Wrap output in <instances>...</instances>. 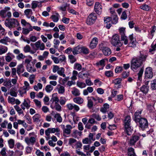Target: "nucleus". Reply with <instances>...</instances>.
<instances>
[{
  "label": "nucleus",
  "instance_id": "nucleus-1",
  "mask_svg": "<svg viewBox=\"0 0 156 156\" xmlns=\"http://www.w3.org/2000/svg\"><path fill=\"white\" fill-rule=\"evenodd\" d=\"M140 55L137 57H133L131 61V68L135 71L141 66L143 62L146 61L147 55L142 51H140Z\"/></svg>",
  "mask_w": 156,
  "mask_h": 156
},
{
  "label": "nucleus",
  "instance_id": "nucleus-2",
  "mask_svg": "<svg viewBox=\"0 0 156 156\" xmlns=\"http://www.w3.org/2000/svg\"><path fill=\"white\" fill-rule=\"evenodd\" d=\"M5 25L10 29L20 25L18 20L14 18H11L9 19H6L5 20Z\"/></svg>",
  "mask_w": 156,
  "mask_h": 156
},
{
  "label": "nucleus",
  "instance_id": "nucleus-3",
  "mask_svg": "<svg viewBox=\"0 0 156 156\" xmlns=\"http://www.w3.org/2000/svg\"><path fill=\"white\" fill-rule=\"evenodd\" d=\"M131 117L129 115H127L124 120V126L126 133L128 135H131L132 130L130 126Z\"/></svg>",
  "mask_w": 156,
  "mask_h": 156
},
{
  "label": "nucleus",
  "instance_id": "nucleus-4",
  "mask_svg": "<svg viewBox=\"0 0 156 156\" xmlns=\"http://www.w3.org/2000/svg\"><path fill=\"white\" fill-rule=\"evenodd\" d=\"M97 19V16L95 13L92 12L90 14L86 20V23L88 25L94 24Z\"/></svg>",
  "mask_w": 156,
  "mask_h": 156
},
{
  "label": "nucleus",
  "instance_id": "nucleus-5",
  "mask_svg": "<svg viewBox=\"0 0 156 156\" xmlns=\"http://www.w3.org/2000/svg\"><path fill=\"white\" fill-rule=\"evenodd\" d=\"M111 43L115 46L121 47L122 45L119 40V36L117 34H115L113 35L111 40Z\"/></svg>",
  "mask_w": 156,
  "mask_h": 156
},
{
  "label": "nucleus",
  "instance_id": "nucleus-6",
  "mask_svg": "<svg viewBox=\"0 0 156 156\" xmlns=\"http://www.w3.org/2000/svg\"><path fill=\"white\" fill-rule=\"evenodd\" d=\"M61 126L63 132V136H66V134L67 135H69L70 133L71 129L73 128L71 125H67L65 126V125H63Z\"/></svg>",
  "mask_w": 156,
  "mask_h": 156
},
{
  "label": "nucleus",
  "instance_id": "nucleus-7",
  "mask_svg": "<svg viewBox=\"0 0 156 156\" xmlns=\"http://www.w3.org/2000/svg\"><path fill=\"white\" fill-rule=\"evenodd\" d=\"M138 122L139 123V127L143 130L147 127L148 126V122L147 120L145 118H142L138 121Z\"/></svg>",
  "mask_w": 156,
  "mask_h": 156
},
{
  "label": "nucleus",
  "instance_id": "nucleus-8",
  "mask_svg": "<svg viewBox=\"0 0 156 156\" xmlns=\"http://www.w3.org/2000/svg\"><path fill=\"white\" fill-rule=\"evenodd\" d=\"M30 88V85L28 82L25 81L24 82V86L23 87L22 90H19V93L22 96L23 94H26L27 91L29 90Z\"/></svg>",
  "mask_w": 156,
  "mask_h": 156
},
{
  "label": "nucleus",
  "instance_id": "nucleus-9",
  "mask_svg": "<svg viewBox=\"0 0 156 156\" xmlns=\"http://www.w3.org/2000/svg\"><path fill=\"white\" fill-rule=\"evenodd\" d=\"M30 101L28 99H25L23 102L21 104V107L23 110H24L26 108L28 109L30 107Z\"/></svg>",
  "mask_w": 156,
  "mask_h": 156
},
{
  "label": "nucleus",
  "instance_id": "nucleus-10",
  "mask_svg": "<svg viewBox=\"0 0 156 156\" xmlns=\"http://www.w3.org/2000/svg\"><path fill=\"white\" fill-rule=\"evenodd\" d=\"M36 137L31 136L29 138L28 137H26L24 139L25 142L28 145H33L36 142Z\"/></svg>",
  "mask_w": 156,
  "mask_h": 156
},
{
  "label": "nucleus",
  "instance_id": "nucleus-11",
  "mask_svg": "<svg viewBox=\"0 0 156 156\" xmlns=\"http://www.w3.org/2000/svg\"><path fill=\"white\" fill-rule=\"evenodd\" d=\"M34 45L36 48V50H44L45 48V46L44 43L41 42L40 40H39L34 43Z\"/></svg>",
  "mask_w": 156,
  "mask_h": 156
},
{
  "label": "nucleus",
  "instance_id": "nucleus-12",
  "mask_svg": "<svg viewBox=\"0 0 156 156\" xmlns=\"http://www.w3.org/2000/svg\"><path fill=\"white\" fill-rule=\"evenodd\" d=\"M101 45L100 46V48L102 50L103 54L105 56L109 55L112 53L111 49L107 47H101Z\"/></svg>",
  "mask_w": 156,
  "mask_h": 156
},
{
  "label": "nucleus",
  "instance_id": "nucleus-13",
  "mask_svg": "<svg viewBox=\"0 0 156 156\" xmlns=\"http://www.w3.org/2000/svg\"><path fill=\"white\" fill-rule=\"evenodd\" d=\"M145 76L146 77L151 79L153 77L152 69L151 67H148L145 71Z\"/></svg>",
  "mask_w": 156,
  "mask_h": 156
},
{
  "label": "nucleus",
  "instance_id": "nucleus-14",
  "mask_svg": "<svg viewBox=\"0 0 156 156\" xmlns=\"http://www.w3.org/2000/svg\"><path fill=\"white\" fill-rule=\"evenodd\" d=\"M94 11L97 14L100 15L102 12V6L98 2H96L94 7Z\"/></svg>",
  "mask_w": 156,
  "mask_h": 156
},
{
  "label": "nucleus",
  "instance_id": "nucleus-15",
  "mask_svg": "<svg viewBox=\"0 0 156 156\" xmlns=\"http://www.w3.org/2000/svg\"><path fill=\"white\" fill-rule=\"evenodd\" d=\"M108 59L107 58L103 59L99 61L96 62L94 65L97 67L101 66V68L99 69V70L102 69L105 65V62L108 61Z\"/></svg>",
  "mask_w": 156,
  "mask_h": 156
},
{
  "label": "nucleus",
  "instance_id": "nucleus-16",
  "mask_svg": "<svg viewBox=\"0 0 156 156\" xmlns=\"http://www.w3.org/2000/svg\"><path fill=\"white\" fill-rule=\"evenodd\" d=\"M130 42L128 44L129 47L134 48L136 47V42L135 38L133 37V34L130 35L129 36Z\"/></svg>",
  "mask_w": 156,
  "mask_h": 156
},
{
  "label": "nucleus",
  "instance_id": "nucleus-17",
  "mask_svg": "<svg viewBox=\"0 0 156 156\" xmlns=\"http://www.w3.org/2000/svg\"><path fill=\"white\" fill-rule=\"evenodd\" d=\"M60 131L59 129L57 128H49L45 131V134L46 136H49L50 133H58Z\"/></svg>",
  "mask_w": 156,
  "mask_h": 156
},
{
  "label": "nucleus",
  "instance_id": "nucleus-18",
  "mask_svg": "<svg viewBox=\"0 0 156 156\" xmlns=\"http://www.w3.org/2000/svg\"><path fill=\"white\" fill-rule=\"evenodd\" d=\"M98 39L97 37L93 38L90 42L89 45L90 48L91 49L95 48L98 44Z\"/></svg>",
  "mask_w": 156,
  "mask_h": 156
},
{
  "label": "nucleus",
  "instance_id": "nucleus-19",
  "mask_svg": "<svg viewBox=\"0 0 156 156\" xmlns=\"http://www.w3.org/2000/svg\"><path fill=\"white\" fill-rule=\"evenodd\" d=\"M142 110L137 111L134 114V120L136 122H137L142 118L141 116V115L142 113Z\"/></svg>",
  "mask_w": 156,
  "mask_h": 156
},
{
  "label": "nucleus",
  "instance_id": "nucleus-20",
  "mask_svg": "<svg viewBox=\"0 0 156 156\" xmlns=\"http://www.w3.org/2000/svg\"><path fill=\"white\" fill-rule=\"evenodd\" d=\"M139 139V137L138 136L135 135L132 136L130 140L129 143L130 145H134L135 143Z\"/></svg>",
  "mask_w": 156,
  "mask_h": 156
},
{
  "label": "nucleus",
  "instance_id": "nucleus-21",
  "mask_svg": "<svg viewBox=\"0 0 156 156\" xmlns=\"http://www.w3.org/2000/svg\"><path fill=\"white\" fill-rule=\"evenodd\" d=\"M27 71L30 73H33L36 72V69L35 68L33 64H31L26 66Z\"/></svg>",
  "mask_w": 156,
  "mask_h": 156
},
{
  "label": "nucleus",
  "instance_id": "nucleus-22",
  "mask_svg": "<svg viewBox=\"0 0 156 156\" xmlns=\"http://www.w3.org/2000/svg\"><path fill=\"white\" fill-rule=\"evenodd\" d=\"M43 2H39L37 1H34L32 2V8L34 9L37 8V6L40 7L41 6V3Z\"/></svg>",
  "mask_w": 156,
  "mask_h": 156
},
{
  "label": "nucleus",
  "instance_id": "nucleus-23",
  "mask_svg": "<svg viewBox=\"0 0 156 156\" xmlns=\"http://www.w3.org/2000/svg\"><path fill=\"white\" fill-rule=\"evenodd\" d=\"M51 101H52V103L55 102V104L58 103L59 99L57 96V93H54L52 95V97L50 100Z\"/></svg>",
  "mask_w": 156,
  "mask_h": 156
},
{
  "label": "nucleus",
  "instance_id": "nucleus-24",
  "mask_svg": "<svg viewBox=\"0 0 156 156\" xmlns=\"http://www.w3.org/2000/svg\"><path fill=\"white\" fill-rule=\"evenodd\" d=\"M24 69L23 65L20 64L18 65L17 67V72L18 75H20L21 73L23 72Z\"/></svg>",
  "mask_w": 156,
  "mask_h": 156
},
{
  "label": "nucleus",
  "instance_id": "nucleus-25",
  "mask_svg": "<svg viewBox=\"0 0 156 156\" xmlns=\"http://www.w3.org/2000/svg\"><path fill=\"white\" fill-rule=\"evenodd\" d=\"M10 9V8L8 7H5L4 9L0 11V16L3 18H5L6 16L5 14Z\"/></svg>",
  "mask_w": 156,
  "mask_h": 156
},
{
  "label": "nucleus",
  "instance_id": "nucleus-26",
  "mask_svg": "<svg viewBox=\"0 0 156 156\" xmlns=\"http://www.w3.org/2000/svg\"><path fill=\"white\" fill-rule=\"evenodd\" d=\"M33 121L37 123H39L41 121V116L39 114H35L32 117Z\"/></svg>",
  "mask_w": 156,
  "mask_h": 156
},
{
  "label": "nucleus",
  "instance_id": "nucleus-27",
  "mask_svg": "<svg viewBox=\"0 0 156 156\" xmlns=\"http://www.w3.org/2000/svg\"><path fill=\"white\" fill-rule=\"evenodd\" d=\"M10 39L8 37H5L0 40V43L7 45L8 42H10Z\"/></svg>",
  "mask_w": 156,
  "mask_h": 156
},
{
  "label": "nucleus",
  "instance_id": "nucleus-28",
  "mask_svg": "<svg viewBox=\"0 0 156 156\" xmlns=\"http://www.w3.org/2000/svg\"><path fill=\"white\" fill-rule=\"evenodd\" d=\"M149 89V87L146 85H143L140 88L141 91L145 94L148 93Z\"/></svg>",
  "mask_w": 156,
  "mask_h": 156
},
{
  "label": "nucleus",
  "instance_id": "nucleus-29",
  "mask_svg": "<svg viewBox=\"0 0 156 156\" xmlns=\"http://www.w3.org/2000/svg\"><path fill=\"white\" fill-rule=\"evenodd\" d=\"M22 30V33L24 35H27L30 31L33 30L32 27L30 26L28 28H23Z\"/></svg>",
  "mask_w": 156,
  "mask_h": 156
},
{
  "label": "nucleus",
  "instance_id": "nucleus-30",
  "mask_svg": "<svg viewBox=\"0 0 156 156\" xmlns=\"http://www.w3.org/2000/svg\"><path fill=\"white\" fill-rule=\"evenodd\" d=\"M109 108V105L108 104H105L103 107L101 108L100 111L103 113H106L107 111V109Z\"/></svg>",
  "mask_w": 156,
  "mask_h": 156
},
{
  "label": "nucleus",
  "instance_id": "nucleus-31",
  "mask_svg": "<svg viewBox=\"0 0 156 156\" xmlns=\"http://www.w3.org/2000/svg\"><path fill=\"white\" fill-rule=\"evenodd\" d=\"M8 50V48L6 46L0 45V55L5 53Z\"/></svg>",
  "mask_w": 156,
  "mask_h": 156
},
{
  "label": "nucleus",
  "instance_id": "nucleus-32",
  "mask_svg": "<svg viewBox=\"0 0 156 156\" xmlns=\"http://www.w3.org/2000/svg\"><path fill=\"white\" fill-rule=\"evenodd\" d=\"M73 101L74 102L79 104L83 103V99L80 97L74 98L73 99Z\"/></svg>",
  "mask_w": 156,
  "mask_h": 156
},
{
  "label": "nucleus",
  "instance_id": "nucleus-33",
  "mask_svg": "<svg viewBox=\"0 0 156 156\" xmlns=\"http://www.w3.org/2000/svg\"><path fill=\"white\" fill-rule=\"evenodd\" d=\"M128 155L129 156H135L136 154L134 152V149L131 147L128 149Z\"/></svg>",
  "mask_w": 156,
  "mask_h": 156
},
{
  "label": "nucleus",
  "instance_id": "nucleus-34",
  "mask_svg": "<svg viewBox=\"0 0 156 156\" xmlns=\"http://www.w3.org/2000/svg\"><path fill=\"white\" fill-rule=\"evenodd\" d=\"M71 92L72 94L76 96H78L80 94V91L77 89L75 87H73L72 88V90Z\"/></svg>",
  "mask_w": 156,
  "mask_h": 156
},
{
  "label": "nucleus",
  "instance_id": "nucleus-35",
  "mask_svg": "<svg viewBox=\"0 0 156 156\" xmlns=\"http://www.w3.org/2000/svg\"><path fill=\"white\" fill-rule=\"evenodd\" d=\"M81 134L82 132H79L76 130H74L72 134V136L76 138L78 135L80 136H81Z\"/></svg>",
  "mask_w": 156,
  "mask_h": 156
},
{
  "label": "nucleus",
  "instance_id": "nucleus-36",
  "mask_svg": "<svg viewBox=\"0 0 156 156\" xmlns=\"http://www.w3.org/2000/svg\"><path fill=\"white\" fill-rule=\"evenodd\" d=\"M54 117L56 120L59 123H61L62 121V118L59 113H57L55 114Z\"/></svg>",
  "mask_w": 156,
  "mask_h": 156
},
{
  "label": "nucleus",
  "instance_id": "nucleus-37",
  "mask_svg": "<svg viewBox=\"0 0 156 156\" xmlns=\"http://www.w3.org/2000/svg\"><path fill=\"white\" fill-rule=\"evenodd\" d=\"M59 16L58 13H57L56 15H52L51 17L50 18L52 19L53 21L54 22H57L59 20Z\"/></svg>",
  "mask_w": 156,
  "mask_h": 156
},
{
  "label": "nucleus",
  "instance_id": "nucleus-38",
  "mask_svg": "<svg viewBox=\"0 0 156 156\" xmlns=\"http://www.w3.org/2000/svg\"><path fill=\"white\" fill-rule=\"evenodd\" d=\"M64 69L63 67L59 68L57 72L58 74L61 76H62L63 77H65L66 75L64 73Z\"/></svg>",
  "mask_w": 156,
  "mask_h": 156
},
{
  "label": "nucleus",
  "instance_id": "nucleus-39",
  "mask_svg": "<svg viewBox=\"0 0 156 156\" xmlns=\"http://www.w3.org/2000/svg\"><path fill=\"white\" fill-rule=\"evenodd\" d=\"M59 87L57 88L58 93L61 94H64L65 91L64 87L60 85H59Z\"/></svg>",
  "mask_w": 156,
  "mask_h": 156
},
{
  "label": "nucleus",
  "instance_id": "nucleus-40",
  "mask_svg": "<svg viewBox=\"0 0 156 156\" xmlns=\"http://www.w3.org/2000/svg\"><path fill=\"white\" fill-rule=\"evenodd\" d=\"M80 51L85 54H87L89 53V50L87 48L85 47H80Z\"/></svg>",
  "mask_w": 156,
  "mask_h": 156
},
{
  "label": "nucleus",
  "instance_id": "nucleus-41",
  "mask_svg": "<svg viewBox=\"0 0 156 156\" xmlns=\"http://www.w3.org/2000/svg\"><path fill=\"white\" fill-rule=\"evenodd\" d=\"M88 76V74L87 73H83L82 72H80L78 74V77L81 79H83L86 78H87Z\"/></svg>",
  "mask_w": 156,
  "mask_h": 156
},
{
  "label": "nucleus",
  "instance_id": "nucleus-42",
  "mask_svg": "<svg viewBox=\"0 0 156 156\" xmlns=\"http://www.w3.org/2000/svg\"><path fill=\"white\" fill-rule=\"evenodd\" d=\"M14 108L19 115L23 113V111L22 110L23 109L22 108H20L18 105L14 106Z\"/></svg>",
  "mask_w": 156,
  "mask_h": 156
},
{
  "label": "nucleus",
  "instance_id": "nucleus-43",
  "mask_svg": "<svg viewBox=\"0 0 156 156\" xmlns=\"http://www.w3.org/2000/svg\"><path fill=\"white\" fill-rule=\"evenodd\" d=\"M73 68L78 71H80L82 69V66L80 64L76 63L74 64Z\"/></svg>",
  "mask_w": 156,
  "mask_h": 156
},
{
  "label": "nucleus",
  "instance_id": "nucleus-44",
  "mask_svg": "<svg viewBox=\"0 0 156 156\" xmlns=\"http://www.w3.org/2000/svg\"><path fill=\"white\" fill-rule=\"evenodd\" d=\"M24 13L27 17L29 18V16L32 14V11L30 9H27L25 10Z\"/></svg>",
  "mask_w": 156,
  "mask_h": 156
},
{
  "label": "nucleus",
  "instance_id": "nucleus-45",
  "mask_svg": "<svg viewBox=\"0 0 156 156\" xmlns=\"http://www.w3.org/2000/svg\"><path fill=\"white\" fill-rule=\"evenodd\" d=\"M9 146L10 148H13L14 146L15 141L13 139H10L8 141Z\"/></svg>",
  "mask_w": 156,
  "mask_h": 156
},
{
  "label": "nucleus",
  "instance_id": "nucleus-46",
  "mask_svg": "<svg viewBox=\"0 0 156 156\" xmlns=\"http://www.w3.org/2000/svg\"><path fill=\"white\" fill-rule=\"evenodd\" d=\"M90 117L93 118L94 119H96L98 121H100L101 119V118L100 117L99 115L98 114H96L95 113L93 114L90 116Z\"/></svg>",
  "mask_w": 156,
  "mask_h": 156
},
{
  "label": "nucleus",
  "instance_id": "nucleus-47",
  "mask_svg": "<svg viewBox=\"0 0 156 156\" xmlns=\"http://www.w3.org/2000/svg\"><path fill=\"white\" fill-rule=\"evenodd\" d=\"M76 85L78 87L81 88H84L86 86V84L84 83L78 81H77Z\"/></svg>",
  "mask_w": 156,
  "mask_h": 156
},
{
  "label": "nucleus",
  "instance_id": "nucleus-48",
  "mask_svg": "<svg viewBox=\"0 0 156 156\" xmlns=\"http://www.w3.org/2000/svg\"><path fill=\"white\" fill-rule=\"evenodd\" d=\"M151 86L152 90H156V79L151 81Z\"/></svg>",
  "mask_w": 156,
  "mask_h": 156
},
{
  "label": "nucleus",
  "instance_id": "nucleus-49",
  "mask_svg": "<svg viewBox=\"0 0 156 156\" xmlns=\"http://www.w3.org/2000/svg\"><path fill=\"white\" fill-rule=\"evenodd\" d=\"M66 101L67 100L65 97H61L60 98L59 101L60 105H62L65 104Z\"/></svg>",
  "mask_w": 156,
  "mask_h": 156
},
{
  "label": "nucleus",
  "instance_id": "nucleus-50",
  "mask_svg": "<svg viewBox=\"0 0 156 156\" xmlns=\"http://www.w3.org/2000/svg\"><path fill=\"white\" fill-rule=\"evenodd\" d=\"M80 47L78 46L74 48L72 52L73 55H76L80 53Z\"/></svg>",
  "mask_w": 156,
  "mask_h": 156
},
{
  "label": "nucleus",
  "instance_id": "nucleus-51",
  "mask_svg": "<svg viewBox=\"0 0 156 156\" xmlns=\"http://www.w3.org/2000/svg\"><path fill=\"white\" fill-rule=\"evenodd\" d=\"M60 43V42L59 40L56 39H54L53 41L54 48L56 49H58V46Z\"/></svg>",
  "mask_w": 156,
  "mask_h": 156
},
{
  "label": "nucleus",
  "instance_id": "nucleus-52",
  "mask_svg": "<svg viewBox=\"0 0 156 156\" xmlns=\"http://www.w3.org/2000/svg\"><path fill=\"white\" fill-rule=\"evenodd\" d=\"M144 72V69H141L139 71L138 73V79L140 81H141L142 80V76Z\"/></svg>",
  "mask_w": 156,
  "mask_h": 156
},
{
  "label": "nucleus",
  "instance_id": "nucleus-53",
  "mask_svg": "<svg viewBox=\"0 0 156 156\" xmlns=\"http://www.w3.org/2000/svg\"><path fill=\"white\" fill-rule=\"evenodd\" d=\"M78 74V72L76 70L73 71L72 73V76L71 78L72 80H75L77 79V76Z\"/></svg>",
  "mask_w": 156,
  "mask_h": 156
},
{
  "label": "nucleus",
  "instance_id": "nucleus-54",
  "mask_svg": "<svg viewBox=\"0 0 156 156\" xmlns=\"http://www.w3.org/2000/svg\"><path fill=\"white\" fill-rule=\"evenodd\" d=\"M8 101L9 103H10L12 104L13 105L15 104L16 99L13 97L9 96L8 98Z\"/></svg>",
  "mask_w": 156,
  "mask_h": 156
},
{
  "label": "nucleus",
  "instance_id": "nucleus-55",
  "mask_svg": "<svg viewBox=\"0 0 156 156\" xmlns=\"http://www.w3.org/2000/svg\"><path fill=\"white\" fill-rule=\"evenodd\" d=\"M122 81V79L119 78H116L112 81L113 83L115 85H119L120 83Z\"/></svg>",
  "mask_w": 156,
  "mask_h": 156
},
{
  "label": "nucleus",
  "instance_id": "nucleus-56",
  "mask_svg": "<svg viewBox=\"0 0 156 156\" xmlns=\"http://www.w3.org/2000/svg\"><path fill=\"white\" fill-rule=\"evenodd\" d=\"M121 40L124 41V43L125 45L128 44V40L127 37L125 35L121 37Z\"/></svg>",
  "mask_w": 156,
  "mask_h": 156
},
{
  "label": "nucleus",
  "instance_id": "nucleus-57",
  "mask_svg": "<svg viewBox=\"0 0 156 156\" xmlns=\"http://www.w3.org/2000/svg\"><path fill=\"white\" fill-rule=\"evenodd\" d=\"M140 8L145 11H148L150 10V7L148 5L144 4L141 6Z\"/></svg>",
  "mask_w": 156,
  "mask_h": 156
},
{
  "label": "nucleus",
  "instance_id": "nucleus-58",
  "mask_svg": "<svg viewBox=\"0 0 156 156\" xmlns=\"http://www.w3.org/2000/svg\"><path fill=\"white\" fill-rule=\"evenodd\" d=\"M33 101L38 108H41V104L40 101L37 99H34Z\"/></svg>",
  "mask_w": 156,
  "mask_h": 156
},
{
  "label": "nucleus",
  "instance_id": "nucleus-59",
  "mask_svg": "<svg viewBox=\"0 0 156 156\" xmlns=\"http://www.w3.org/2000/svg\"><path fill=\"white\" fill-rule=\"evenodd\" d=\"M53 87L51 85H47L45 88V90L47 92L49 93L53 89Z\"/></svg>",
  "mask_w": 156,
  "mask_h": 156
},
{
  "label": "nucleus",
  "instance_id": "nucleus-60",
  "mask_svg": "<svg viewBox=\"0 0 156 156\" xmlns=\"http://www.w3.org/2000/svg\"><path fill=\"white\" fill-rule=\"evenodd\" d=\"M35 78V75L34 74L31 75L29 78L30 82L31 84H32L34 82V80Z\"/></svg>",
  "mask_w": 156,
  "mask_h": 156
},
{
  "label": "nucleus",
  "instance_id": "nucleus-61",
  "mask_svg": "<svg viewBox=\"0 0 156 156\" xmlns=\"http://www.w3.org/2000/svg\"><path fill=\"white\" fill-rule=\"evenodd\" d=\"M3 84L6 87H12L11 81L10 80L4 82Z\"/></svg>",
  "mask_w": 156,
  "mask_h": 156
},
{
  "label": "nucleus",
  "instance_id": "nucleus-62",
  "mask_svg": "<svg viewBox=\"0 0 156 156\" xmlns=\"http://www.w3.org/2000/svg\"><path fill=\"white\" fill-rule=\"evenodd\" d=\"M54 107L55 110L58 112H59L62 110V107L58 103L55 104Z\"/></svg>",
  "mask_w": 156,
  "mask_h": 156
},
{
  "label": "nucleus",
  "instance_id": "nucleus-63",
  "mask_svg": "<svg viewBox=\"0 0 156 156\" xmlns=\"http://www.w3.org/2000/svg\"><path fill=\"white\" fill-rule=\"evenodd\" d=\"M25 57L26 56L22 53H20L16 56V58L18 60H20L21 59H24Z\"/></svg>",
  "mask_w": 156,
  "mask_h": 156
},
{
  "label": "nucleus",
  "instance_id": "nucleus-64",
  "mask_svg": "<svg viewBox=\"0 0 156 156\" xmlns=\"http://www.w3.org/2000/svg\"><path fill=\"white\" fill-rule=\"evenodd\" d=\"M69 58L70 59V62L73 63L76 61V59L75 58L74 56L72 55H70L69 56Z\"/></svg>",
  "mask_w": 156,
  "mask_h": 156
}]
</instances>
